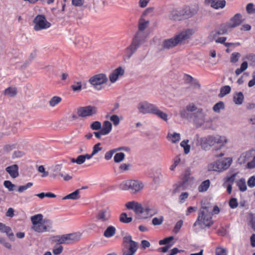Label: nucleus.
<instances>
[{
    "label": "nucleus",
    "instance_id": "6e6d98bb",
    "mask_svg": "<svg viewBox=\"0 0 255 255\" xmlns=\"http://www.w3.org/2000/svg\"><path fill=\"white\" fill-rule=\"evenodd\" d=\"M151 0H138V6L140 8H144L146 7Z\"/></svg>",
    "mask_w": 255,
    "mask_h": 255
},
{
    "label": "nucleus",
    "instance_id": "0eeeda50",
    "mask_svg": "<svg viewBox=\"0 0 255 255\" xmlns=\"http://www.w3.org/2000/svg\"><path fill=\"white\" fill-rule=\"evenodd\" d=\"M232 159L231 158H225L218 160L209 166V170L217 172H222L227 169L231 165Z\"/></svg>",
    "mask_w": 255,
    "mask_h": 255
},
{
    "label": "nucleus",
    "instance_id": "79ce46f5",
    "mask_svg": "<svg viewBox=\"0 0 255 255\" xmlns=\"http://www.w3.org/2000/svg\"><path fill=\"white\" fill-rule=\"evenodd\" d=\"M125 154L123 152L117 153L114 157V161L116 163H120L124 160Z\"/></svg>",
    "mask_w": 255,
    "mask_h": 255
},
{
    "label": "nucleus",
    "instance_id": "9d476101",
    "mask_svg": "<svg viewBox=\"0 0 255 255\" xmlns=\"http://www.w3.org/2000/svg\"><path fill=\"white\" fill-rule=\"evenodd\" d=\"M98 113V108L93 106L80 107L77 109V115L80 117H92Z\"/></svg>",
    "mask_w": 255,
    "mask_h": 255
},
{
    "label": "nucleus",
    "instance_id": "bb28decb",
    "mask_svg": "<svg viewBox=\"0 0 255 255\" xmlns=\"http://www.w3.org/2000/svg\"><path fill=\"white\" fill-rule=\"evenodd\" d=\"M81 189H77L74 192L64 197L63 200L71 199V200H78L80 198V193Z\"/></svg>",
    "mask_w": 255,
    "mask_h": 255
},
{
    "label": "nucleus",
    "instance_id": "69168bd1",
    "mask_svg": "<svg viewBox=\"0 0 255 255\" xmlns=\"http://www.w3.org/2000/svg\"><path fill=\"white\" fill-rule=\"evenodd\" d=\"M183 222L182 220H180L176 223V224L174 227V228L173 229V232L177 234L179 232L180 228H181V227L183 225Z\"/></svg>",
    "mask_w": 255,
    "mask_h": 255
},
{
    "label": "nucleus",
    "instance_id": "5701e85b",
    "mask_svg": "<svg viewBox=\"0 0 255 255\" xmlns=\"http://www.w3.org/2000/svg\"><path fill=\"white\" fill-rule=\"evenodd\" d=\"M0 232L5 233L10 241H14L15 240L14 234L12 233L10 228L1 223H0Z\"/></svg>",
    "mask_w": 255,
    "mask_h": 255
},
{
    "label": "nucleus",
    "instance_id": "39448f33",
    "mask_svg": "<svg viewBox=\"0 0 255 255\" xmlns=\"http://www.w3.org/2000/svg\"><path fill=\"white\" fill-rule=\"evenodd\" d=\"M144 187L143 184L138 180H129L123 181L120 185V188L122 190H129L132 193L140 191Z\"/></svg>",
    "mask_w": 255,
    "mask_h": 255
},
{
    "label": "nucleus",
    "instance_id": "f704fd0d",
    "mask_svg": "<svg viewBox=\"0 0 255 255\" xmlns=\"http://www.w3.org/2000/svg\"><path fill=\"white\" fill-rule=\"evenodd\" d=\"M210 185V182L209 180H206L201 183L200 186L198 187V191L200 192H205L209 188Z\"/></svg>",
    "mask_w": 255,
    "mask_h": 255
},
{
    "label": "nucleus",
    "instance_id": "774afa93",
    "mask_svg": "<svg viewBox=\"0 0 255 255\" xmlns=\"http://www.w3.org/2000/svg\"><path fill=\"white\" fill-rule=\"evenodd\" d=\"M189 194L187 192H183L179 197V201L180 203H184L188 197Z\"/></svg>",
    "mask_w": 255,
    "mask_h": 255
},
{
    "label": "nucleus",
    "instance_id": "f257e3e1",
    "mask_svg": "<svg viewBox=\"0 0 255 255\" xmlns=\"http://www.w3.org/2000/svg\"><path fill=\"white\" fill-rule=\"evenodd\" d=\"M193 29H185L177 33L173 37L164 40L162 44L163 49H170L178 45L188 43L192 36L194 34Z\"/></svg>",
    "mask_w": 255,
    "mask_h": 255
},
{
    "label": "nucleus",
    "instance_id": "ea45409f",
    "mask_svg": "<svg viewBox=\"0 0 255 255\" xmlns=\"http://www.w3.org/2000/svg\"><path fill=\"white\" fill-rule=\"evenodd\" d=\"M53 241L57 244H66L64 235L53 237Z\"/></svg>",
    "mask_w": 255,
    "mask_h": 255
},
{
    "label": "nucleus",
    "instance_id": "a878e982",
    "mask_svg": "<svg viewBox=\"0 0 255 255\" xmlns=\"http://www.w3.org/2000/svg\"><path fill=\"white\" fill-rule=\"evenodd\" d=\"M228 141V138L225 136L220 135H214L215 144H219L220 147H223Z\"/></svg>",
    "mask_w": 255,
    "mask_h": 255
},
{
    "label": "nucleus",
    "instance_id": "423d86ee",
    "mask_svg": "<svg viewBox=\"0 0 255 255\" xmlns=\"http://www.w3.org/2000/svg\"><path fill=\"white\" fill-rule=\"evenodd\" d=\"M108 78L104 73L96 74L91 77L88 82L96 90L100 91L103 89V85L107 83Z\"/></svg>",
    "mask_w": 255,
    "mask_h": 255
},
{
    "label": "nucleus",
    "instance_id": "3c124183",
    "mask_svg": "<svg viewBox=\"0 0 255 255\" xmlns=\"http://www.w3.org/2000/svg\"><path fill=\"white\" fill-rule=\"evenodd\" d=\"M102 127V124L99 121H95L90 125V128L93 130H101Z\"/></svg>",
    "mask_w": 255,
    "mask_h": 255
},
{
    "label": "nucleus",
    "instance_id": "bf43d9fd",
    "mask_svg": "<svg viewBox=\"0 0 255 255\" xmlns=\"http://www.w3.org/2000/svg\"><path fill=\"white\" fill-rule=\"evenodd\" d=\"M101 143H98L94 145L92 149V153L94 155L97 154L99 152L102 150V147H100Z\"/></svg>",
    "mask_w": 255,
    "mask_h": 255
},
{
    "label": "nucleus",
    "instance_id": "f8f14e48",
    "mask_svg": "<svg viewBox=\"0 0 255 255\" xmlns=\"http://www.w3.org/2000/svg\"><path fill=\"white\" fill-rule=\"evenodd\" d=\"M199 108L193 103L188 105L185 109L180 112V115L182 118L190 120L195 113H197Z\"/></svg>",
    "mask_w": 255,
    "mask_h": 255
},
{
    "label": "nucleus",
    "instance_id": "4be33fe9",
    "mask_svg": "<svg viewBox=\"0 0 255 255\" xmlns=\"http://www.w3.org/2000/svg\"><path fill=\"white\" fill-rule=\"evenodd\" d=\"M81 235L82 234L80 232L64 235L66 244H71L79 241L81 237Z\"/></svg>",
    "mask_w": 255,
    "mask_h": 255
},
{
    "label": "nucleus",
    "instance_id": "473e14b6",
    "mask_svg": "<svg viewBox=\"0 0 255 255\" xmlns=\"http://www.w3.org/2000/svg\"><path fill=\"white\" fill-rule=\"evenodd\" d=\"M168 140L172 143H176L180 140V134L178 133L173 132L172 134L169 133L167 136Z\"/></svg>",
    "mask_w": 255,
    "mask_h": 255
},
{
    "label": "nucleus",
    "instance_id": "58836bf2",
    "mask_svg": "<svg viewBox=\"0 0 255 255\" xmlns=\"http://www.w3.org/2000/svg\"><path fill=\"white\" fill-rule=\"evenodd\" d=\"M70 160L72 163H75L78 165H81L85 162L84 155H80L76 158H71Z\"/></svg>",
    "mask_w": 255,
    "mask_h": 255
},
{
    "label": "nucleus",
    "instance_id": "e433bc0d",
    "mask_svg": "<svg viewBox=\"0 0 255 255\" xmlns=\"http://www.w3.org/2000/svg\"><path fill=\"white\" fill-rule=\"evenodd\" d=\"M237 184L241 191L244 192L247 190L246 180L245 179L242 178L238 180L237 182Z\"/></svg>",
    "mask_w": 255,
    "mask_h": 255
},
{
    "label": "nucleus",
    "instance_id": "c03bdc74",
    "mask_svg": "<svg viewBox=\"0 0 255 255\" xmlns=\"http://www.w3.org/2000/svg\"><path fill=\"white\" fill-rule=\"evenodd\" d=\"M237 173H234L233 175H232L230 177H227L224 179V182L223 183V186H225L227 184H228V182L230 183V184H232L235 180V178L237 176Z\"/></svg>",
    "mask_w": 255,
    "mask_h": 255
},
{
    "label": "nucleus",
    "instance_id": "603ef678",
    "mask_svg": "<svg viewBox=\"0 0 255 255\" xmlns=\"http://www.w3.org/2000/svg\"><path fill=\"white\" fill-rule=\"evenodd\" d=\"M144 213H146V215L149 217H151L156 213L155 210L149 207H146L143 208Z\"/></svg>",
    "mask_w": 255,
    "mask_h": 255
},
{
    "label": "nucleus",
    "instance_id": "09e8293b",
    "mask_svg": "<svg viewBox=\"0 0 255 255\" xmlns=\"http://www.w3.org/2000/svg\"><path fill=\"white\" fill-rule=\"evenodd\" d=\"M231 91V87L229 86H225L221 88L220 90V96L221 97H224L229 94Z\"/></svg>",
    "mask_w": 255,
    "mask_h": 255
},
{
    "label": "nucleus",
    "instance_id": "ddd939ff",
    "mask_svg": "<svg viewBox=\"0 0 255 255\" xmlns=\"http://www.w3.org/2000/svg\"><path fill=\"white\" fill-rule=\"evenodd\" d=\"M52 222L47 219H44L43 221L38 225L32 226V229L37 233H43L49 232L52 229Z\"/></svg>",
    "mask_w": 255,
    "mask_h": 255
},
{
    "label": "nucleus",
    "instance_id": "a19ab883",
    "mask_svg": "<svg viewBox=\"0 0 255 255\" xmlns=\"http://www.w3.org/2000/svg\"><path fill=\"white\" fill-rule=\"evenodd\" d=\"M189 140H184L180 143V146L184 148V153L188 154L190 152V146L188 144Z\"/></svg>",
    "mask_w": 255,
    "mask_h": 255
},
{
    "label": "nucleus",
    "instance_id": "680f3d73",
    "mask_svg": "<svg viewBox=\"0 0 255 255\" xmlns=\"http://www.w3.org/2000/svg\"><path fill=\"white\" fill-rule=\"evenodd\" d=\"M32 185H33L32 183L29 182V183H27L25 185L20 186L18 187V192L19 193H21V192L24 191L25 190H27L28 188L31 187L32 186Z\"/></svg>",
    "mask_w": 255,
    "mask_h": 255
},
{
    "label": "nucleus",
    "instance_id": "c85d7f7f",
    "mask_svg": "<svg viewBox=\"0 0 255 255\" xmlns=\"http://www.w3.org/2000/svg\"><path fill=\"white\" fill-rule=\"evenodd\" d=\"M116 228L114 226H110L105 231L104 236L106 238H111L116 234Z\"/></svg>",
    "mask_w": 255,
    "mask_h": 255
},
{
    "label": "nucleus",
    "instance_id": "37998d69",
    "mask_svg": "<svg viewBox=\"0 0 255 255\" xmlns=\"http://www.w3.org/2000/svg\"><path fill=\"white\" fill-rule=\"evenodd\" d=\"M62 99L60 97L57 96H54L52 97L49 101V105L51 107H54L58 104H59Z\"/></svg>",
    "mask_w": 255,
    "mask_h": 255
},
{
    "label": "nucleus",
    "instance_id": "e2e57ef3",
    "mask_svg": "<svg viewBox=\"0 0 255 255\" xmlns=\"http://www.w3.org/2000/svg\"><path fill=\"white\" fill-rule=\"evenodd\" d=\"M240 57V54L238 52L233 53L231 57V62L232 63L237 62Z\"/></svg>",
    "mask_w": 255,
    "mask_h": 255
},
{
    "label": "nucleus",
    "instance_id": "0e129e2a",
    "mask_svg": "<svg viewBox=\"0 0 255 255\" xmlns=\"http://www.w3.org/2000/svg\"><path fill=\"white\" fill-rule=\"evenodd\" d=\"M216 5L215 6H217V7H213L215 9H219L220 8H223L225 7L226 5V1L225 0H217L216 2Z\"/></svg>",
    "mask_w": 255,
    "mask_h": 255
},
{
    "label": "nucleus",
    "instance_id": "4d7b16f0",
    "mask_svg": "<svg viewBox=\"0 0 255 255\" xmlns=\"http://www.w3.org/2000/svg\"><path fill=\"white\" fill-rule=\"evenodd\" d=\"M71 88L74 91H80L82 89V84L81 82H75L71 86Z\"/></svg>",
    "mask_w": 255,
    "mask_h": 255
},
{
    "label": "nucleus",
    "instance_id": "2f4dec72",
    "mask_svg": "<svg viewBox=\"0 0 255 255\" xmlns=\"http://www.w3.org/2000/svg\"><path fill=\"white\" fill-rule=\"evenodd\" d=\"M43 220L44 219H43V216L42 214H37L32 216L31 217V221L32 223V226H36L41 223Z\"/></svg>",
    "mask_w": 255,
    "mask_h": 255
},
{
    "label": "nucleus",
    "instance_id": "5fc2aeb1",
    "mask_svg": "<svg viewBox=\"0 0 255 255\" xmlns=\"http://www.w3.org/2000/svg\"><path fill=\"white\" fill-rule=\"evenodd\" d=\"M163 222V217L162 216H160L159 218L155 217L153 218L152 220V224L154 226L160 225L162 224Z\"/></svg>",
    "mask_w": 255,
    "mask_h": 255
},
{
    "label": "nucleus",
    "instance_id": "393cba45",
    "mask_svg": "<svg viewBox=\"0 0 255 255\" xmlns=\"http://www.w3.org/2000/svg\"><path fill=\"white\" fill-rule=\"evenodd\" d=\"M18 166L16 164H13L10 166H7L5 168V171L9 174V175L13 178H15L19 175L18 173Z\"/></svg>",
    "mask_w": 255,
    "mask_h": 255
},
{
    "label": "nucleus",
    "instance_id": "338daca9",
    "mask_svg": "<svg viewBox=\"0 0 255 255\" xmlns=\"http://www.w3.org/2000/svg\"><path fill=\"white\" fill-rule=\"evenodd\" d=\"M110 120L113 123L115 126H118L120 123V119L116 115H113L110 117Z\"/></svg>",
    "mask_w": 255,
    "mask_h": 255
},
{
    "label": "nucleus",
    "instance_id": "13d9d810",
    "mask_svg": "<svg viewBox=\"0 0 255 255\" xmlns=\"http://www.w3.org/2000/svg\"><path fill=\"white\" fill-rule=\"evenodd\" d=\"M63 251V247L59 245H55L53 250V253L54 255L60 254Z\"/></svg>",
    "mask_w": 255,
    "mask_h": 255
},
{
    "label": "nucleus",
    "instance_id": "a211bd4d",
    "mask_svg": "<svg viewBox=\"0 0 255 255\" xmlns=\"http://www.w3.org/2000/svg\"><path fill=\"white\" fill-rule=\"evenodd\" d=\"M125 71L122 67H119L111 73L109 78L112 83H115L120 78L124 76Z\"/></svg>",
    "mask_w": 255,
    "mask_h": 255
},
{
    "label": "nucleus",
    "instance_id": "dca6fc26",
    "mask_svg": "<svg viewBox=\"0 0 255 255\" xmlns=\"http://www.w3.org/2000/svg\"><path fill=\"white\" fill-rule=\"evenodd\" d=\"M199 142L202 148L207 150L210 147L215 145L214 135H208L199 139Z\"/></svg>",
    "mask_w": 255,
    "mask_h": 255
},
{
    "label": "nucleus",
    "instance_id": "f3484780",
    "mask_svg": "<svg viewBox=\"0 0 255 255\" xmlns=\"http://www.w3.org/2000/svg\"><path fill=\"white\" fill-rule=\"evenodd\" d=\"M183 19L192 17L197 14L198 11L197 6L185 7L181 8Z\"/></svg>",
    "mask_w": 255,
    "mask_h": 255
},
{
    "label": "nucleus",
    "instance_id": "49530a36",
    "mask_svg": "<svg viewBox=\"0 0 255 255\" xmlns=\"http://www.w3.org/2000/svg\"><path fill=\"white\" fill-rule=\"evenodd\" d=\"M247 12L249 14H255V5L253 3H248L246 7Z\"/></svg>",
    "mask_w": 255,
    "mask_h": 255
},
{
    "label": "nucleus",
    "instance_id": "a18cd8bd",
    "mask_svg": "<svg viewBox=\"0 0 255 255\" xmlns=\"http://www.w3.org/2000/svg\"><path fill=\"white\" fill-rule=\"evenodd\" d=\"M225 106L224 103L223 102H219L214 106L213 110L215 112L219 113L221 110H223Z\"/></svg>",
    "mask_w": 255,
    "mask_h": 255
},
{
    "label": "nucleus",
    "instance_id": "20e7f679",
    "mask_svg": "<svg viewBox=\"0 0 255 255\" xmlns=\"http://www.w3.org/2000/svg\"><path fill=\"white\" fill-rule=\"evenodd\" d=\"M145 40L142 38V34L138 32L132 38L131 43L125 50V54L123 57L124 60H129L134 54L140 45L144 43Z\"/></svg>",
    "mask_w": 255,
    "mask_h": 255
},
{
    "label": "nucleus",
    "instance_id": "f03ea898",
    "mask_svg": "<svg viewBox=\"0 0 255 255\" xmlns=\"http://www.w3.org/2000/svg\"><path fill=\"white\" fill-rule=\"evenodd\" d=\"M212 207L209 204H202L199 212L198 218L193 226H199L201 228L211 226L213 222L212 220Z\"/></svg>",
    "mask_w": 255,
    "mask_h": 255
},
{
    "label": "nucleus",
    "instance_id": "b1692460",
    "mask_svg": "<svg viewBox=\"0 0 255 255\" xmlns=\"http://www.w3.org/2000/svg\"><path fill=\"white\" fill-rule=\"evenodd\" d=\"M137 249V245H125L123 249V255H133Z\"/></svg>",
    "mask_w": 255,
    "mask_h": 255
},
{
    "label": "nucleus",
    "instance_id": "72a5a7b5",
    "mask_svg": "<svg viewBox=\"0 0 255 255\" xmlns=\"http://www.w3.org/2000/svg\"><path fill=\"white\" fill-rule=\"evenodd\" d=\"M62 168V166L61 164H57L55 165L52 168V173L51 174V177L53 178H55L57 176L59 175V173H61L60 171H61Z\"/></svg>",
    "mask_w": 255,
    "mask_h": 255
},
{
    "label": "nucleus",
    "instance_id": "7c9ffc66",
    "mask_svg": "<svg viewBox=\"0 0 255 255\" xmlns=\"http://www.w3.org/2000/svg\"><path fill=\"white\" fill-rule=\"evenodd\" d=\"M4 94L9 97H13L17 94V89L15 87H8L5 89Z\"/></svg>",
    "mask_w": 255,
    "mask_h": 255
},
{
    "label": "nucleus",
    "instance_id": "6e6552de",
    "mask_svg": "<svg viewBox=\"0 0 255 255\" xmlns=\"http://www.w3.org/2000/svg\"><path fill=\"white\" fill-rule=\"evenodd\" d=\"M207 112L202 109H199L197 113H195L191 119L197 128L201 127L204 123L208 122L206 118Z\"/></svg>",
    "mask_w": 255,
    "mask_h": 255
},
{
    "label": "nucleus",
    "instance_id": "4468645a",
    "mask_svg": "<svg viewBox=\"0 0 255 255\" xmlns=\"http://www.w3.org/2000/svg\"><path fill=\"white\" fill-rule=\"evenodd\" d=\"M111 217V211L109 207L99 210L96 215L97 220L103 223L107 222Z\"/></svg>",
    "mask_w": 255,
    "mask_h": 255
},
{
    "label": "nucleus",
    "instance_id": "412c9836",
    "mask_svg": "<svg viewBox=\"0 0 255 255\" xmlns=\"http://www.w3.org/2000/svg\"><path fill=\"white\" fill-rule=\"evenodd\" d=\"M255 154V150L252 149L243 153L238 159V162L240 164L245 163L252 157Z\"/></svg>",
    "mask_w": 255,
    "mask_h": 255
},
{
    "label": "nucleus",
    "instance_id": "6ab92c4d",
    "mask_svg": "<svg viewBox=\"0 0 255 255\" xmlns=\"http://www.w3.org/2000/svg\"><path fill=\"white\" fill-rule=\"evenodd\" d=\"M168 18L172 21L183 20L181 8H172L168 14Z\"/></svg>",
    "mask_w": 255,
    "mask_h": 255
},
{
    "label": "nucleus",
    "instance_id": "864d4df0",
    "mask_svg": "<svg viewBox=\"0 0 255 255\" xmlns=\"http://www.w3.org/2000/svg\"><path fill=\"white\" fill-rule=\"evenodd\" d=\"M3 185L9 191H12L14 190L15 185L12 184L11 181L9 180L4 181L3 182Z\"/></svg>",
    "mask_w": 255,
    "mask_h": 255
},
{
    "label": "nucleus",
    "instance_id": "8fccbe9b",
    "mask_svg": "<svg viewBox=\"0 0 255 255\" xmlns=\"http://www.w3.org/2000/svg\"><path fill=\"white\" fill-rule=\"evenodd\" d=\"M154 11V7L152 6L146 7L142 12L140 16L145 17L147 15L152 13Z\"/></svg>",
    "mask_w": 255,
    "mask_h": 255
},
{
    "label": "nucleus",
    "instance_id": "aec40b11",
    "mask_svg": "<svg viewBox=\"0 0 255 255\" xmlns=\"http://www.w3.org/2000/svg\"><path fill=\"white\" fill-rule=\"evenodd\" d=\"M193 180V177L190 175V173L189 171H186L185 172L182 183H180L179 185H177L176 188L173 190V193H175L180 191L181 188L183 189V186L188 184V183H190L192 182Z\"/></svg>",
    "mask_w": 255,
    "mask_h": 255
},
{
    "label": "nucleus",
    "instance_id": "2eb2a0df",
    "mask_svg": "<svg viewBox=\"0 0 255 255\" xmlns=\"http://www.w3.org/2000/svg\"><path fill=\"white\" fill-rule=\"evenodd\" d=\"M244 21L242 15L238 13L235 14L227 24L226 28H234L240 26Z\"/></svg>",
    "mask_w": 255,
    "mask_h": 255
},
{
    "label": "nucleus",
    "instance_id": "c756f323",
    "mask_svg": "<svg viewBox=\"0 0 255 255\" xmlns=\"http://www.w3.org/2000/svg\"><path fill=\"white\" fill-rule=\"evenodd\" d=\"M244 97L242 92H240L234 95L233 100L237 105H241L244 101Z\"/></svg>",
    "mask_w": 255,
    "mask_h": 255
},
{
    "label": "nucleus",
    "instance_id": "052dcab7",
    "mask_svg": "<svg viewBox=\"0 0 255 255\" xmlns=\"http://www.w3.org/2000/svg\"><path fill=\"white\" fill-rule=\"evenodd\" d=\"M134 211L136 214H142L144 213L143 208L140 203L137 202L135 206Z\"/></svg>",
    "mask_w": 255,
    "mask_h": 255
},
{
    "label": "nucleus",
    "instance_id": "1a4fd4ad",
    "mask_svg": "<svg viewBox=\"0 0 255 255\" xmlns=\"http://www.w3.org/2000/svg\"><path fill=\"white\" fill-rule=\"evenodd\" d=\"M227 33V29L225 27H221L212 31L208 38L210 41H215L216 43H223L226 40V37H221V35Z\"/></svg>",
    "mask_w": 255,
    "mask_h": 255
},
{
    "label": "nucleus",
    "instance_id": "9b49d317",
    "mask_svg": "<svg viewBox=\"0 0 255 255\" xmlns=\"http://www.w3.org/2000/svg\"><path fill=\"white\" fill-rule=\"evenodd\" d=\"M34 23L35 24L34 29L36 31L46 29L51 26L50 23L42 15H38L36 16L34 20Z\"/></svg>",
    "mask_w": 255,
    "mask_h": 255
},
{
    "label": "nucleus",
    "instance_id": "7ed1b4c3",
    "mask_svg": "<svg viewBox=\"0 0 255 255\" xmlns=\"http://www.w3.org/2000/svg\"><path fill=\"white\" fill-rule=\"evenodd\" d=\"M137 109L139 113L143 115L151 114L157 116L163 121H168L167 115L160 110L157 106L147 101H143L138 103Z\"/></svg>",
    "mask_w": 255,
    "mask_h": 255
},
{
    "label": "nucleus",
    "instance_id": "c9c22d12",
    "mask_svg": "<svg viewBox=\"0 0 255 255\" xmlns=\"http://www.w3.org/2000/svg\"><path fill=\"white\" fill-rule=\"evenodd\" d=\"M148 23L149 21L145 20L144 17L140 16L139 20L138 30L140 31L144 30L147 27Z\"/></svg>",
    "mask_w": 255,
    "mask_h": 255
},
{
    "label": "nucleus",
    "instance_id": "4c0bfd02",
    "mask_svg": "<svg viewBox=\"0 0 255 255\" xmlns=\"http://www.w3.org/2000/svg\"><path fill=\"white\" fill-rule=\"evenodd\" d=\"M132 220L131 217H128L127 213H122L120 216V221L124 223H129Z\"/></svg>",
    "mask_w": 255,
    "mask_h": 255
},
{
    "label": "nucleus",
    "instance_id": "de8ad7c7",
    "mask_svg": "<svg viewBox=\"0 0 255 255\" xmlns=\"http://www.w3.org/2000/svg\"><path fill=\"white\" fill-rule=\"evenodd\" d=\"M123 242L125 245H132V243L134 245H137V243L132 240L131 237L130 235L125 236L123 238Z\"/></svg>",
    "mask_w": 255,
    "mask_h": 255
},
{
    "label": "nucleus",
    "instance_id": "cd10ccee",
    "mask_svg": "<svg viewBox=\"0 0 255 255\" xmlns=\"http://www.w3.org/2000/svg\"><path fill=\"white\" fill-rule=\"evenodd\" d=\"M112 129V125L109 121H106L103 123V127L101 128V130L106 135L109 134Z\"/></svg>",
    "mask_w": 255,
    "mask_h": 255
}]
</instances>
